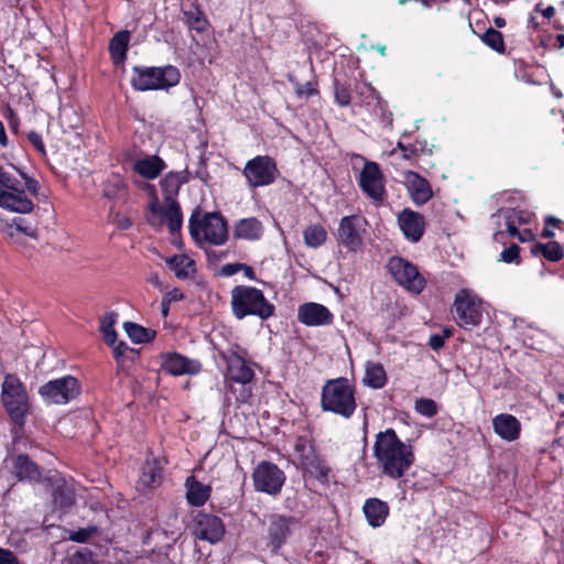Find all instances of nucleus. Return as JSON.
Here are the masks:
<instances>
[{"label":"nucleus","instance_id":"obj_1","mask_svg":"<svg viewBox=\"0 0 564 564\" xmlns=\"http://www.w3.org/2000/svg\"><path fill=\"white\" fill-rule=\"evenodd\" d=\"M373 455L381 473L392 479L403 477L414 463L412 446L403 443L392 429L376 435Z\"/></svg>","mask_w":564,"mask_h":564},{"label":"nucleus","instance_id":"obj_2","mask_svg":"<svg viewBox=\"0 0 564 564\" xmlns=\"http://www.w3.org/2000/svg\"><path fill=\"white\" fill-rule=\"evenodd\" d=\"M324 411L349 419L356 410L355 389L346 378L328 380L322 390Z\"/></svg>","mask_w":564,"mask_h":564},{"label":"nucleus","instance_id":"obj_3","mask_svg":"<svg viewBox=\"0 0 564 564\" xmlns=\"http://www.w3.org/2000/svg\"><path fill=\"white\" fill-rule=\"evenodd\" d=\"M231 307L234 315L239 319L247 315H256L261 319H267L274 313V306L265 300L262 291L245 285L232 289Z\"/></svg>","mask_w":564,"mask_h":564},{"label":"nucleus","instance_id":"obj_4","mask_svg":"<svg viewBox=\"0 0 564 564\" xmlns=\"http://www.w3.org/2000/svg\"><path fill=\"white\" fill-rule=\"evenodd\" d=\"M189 232L198 243L221 246L228 239V229L225 218L218 213H207L202 218L193 214L189 218Z\"/></svg>","mask_w":564,"mask_h":564},{"label":"nucleus","instance_id":"obj_5","mask_svg":"<svg viewBox=\"0 0 564 564\" xmlns=\"http://www.w3.org/2000/svg\"><path fill=\"white\" fill-rule=\"evenodd\" d=\"M180 70L172 65L164 67H133L131 85L135 90L169 89L180 83Z\"/></svg>","mask_w":564,"mask_h":564},{"label":"nucleus","instance_id":"obj_6","mask_svg":"<svg viewBox=\"0 0 564 564\" xmlns=\"http://www.w3.org/2000/svg\"><path fill=\"white\" fill-rule=\"evenodd\" d=\"M2 403L12 421L22 425L29 412V397L22 382L12 375L2 383Z\"/></svg>","mask_w":564,"mask_h":564},{"label":"nucleus","instance_id":"obj_7","mask_svg":"<svg viewBox=\"0 0 564 564\" xmlns=\"http://www.w3.org/2000/svg\"><path fill=\"white\" fill-rule=\"evenodd\" d=\"M454 318L460 327L478 326L482 318V302L468 290H460L454 301Z\"/></svg>","mask_w":564,"mask_h":564},{"label":"nucleus","instance_id":"obj_8","mask_svg":"<svg viewBox=\"0 0 564 564\" xmlns=\"http://www.w3.org/2000/svg\"><path fill=\"white\" fill-rule=\"evenodd\" d=\"M80 392L78 380L73 376L51 380L40 387L39 393L50 404H66Z\"/></svg>","mask_w":564,"mask_h":564},{"label":"nucleus","instance_id":"obj_9","mask_svg":"<svg viewBox=\"0 0 564 564\" xmlns=\"http://www.w3.org/2000/svg\"><path fill=\"white\" fill-rule=\"evenodd\" d=\"M250 187H261L272 184L279 170L274 160L268 155H258L249 160L242 171Z\"/></svg>","mask_w":564,"mask_h":564},{"label":"nucleus","instance_id":"obj_10","mask_svg":"<svg viewBox=\"0 0 564 564\" xmlns=\"http://www.w3.org/2000/svg\"><path fill=\"white\" fill-rule=\"evenodd\" d=\"M253 486L257 491L271 496L278 495L285 481V475L275 464L261 462L252 474Z\"/></svg>","mask_w":564,"mask_h":564},{"label":"nucleus","instance_id":"obj_11","mask_svg":"<svg viewBox=\"0 0 564 564\" xmlns=\"http://www.w3.org/2000/svg\"><path fill=\"white\" fill-rule=\"evenodd\" d=\"M359 186L373 202L382 203L386 197L384 176L378 163L367 161L359 173Z\"/></svg>","mask_w":564,"mask_h":564},{"label":"nucleus","instance_id":"obj_12","mask_svg":"<svg viewBox=\"0 0 564 564\" xmlns=\"http://www.w3.org/2000/svg\"><path fill=\"white\" fill-rule=\"evenodd\" d=\"M366 224V219L359 215L343 217L337 229L338 243L349 251L360 249Z\"/></svg>","mask_w":564,"mask_h":564},{"label":"nucleus","instance_id":"obj_13","mask_svg":"<svg viewBox=\"0 0 564 564\" xmlns=\"http://www.w3.org/2000/svg\"><path fill=\"white\" fill-rule=\"evenodd\" d=\"M299 453L302 467L322 484H327L329 480V467L325 462L315 453L312 444L306 440L299 438L295 445Z\"/></svg>","mask_w":564,"mask_h":564},{"label":"nucleus","instance_id":"obj_14","mask_svg":"<svg viewBox=\"0 0 564 564\" xmlns=\"http://www.w3.org/2000/svg\"><path fill=\"white\" fill-rule=\"evenodd\" d=\"M192 533L196 539L215 544L223 539L225 524L214 514L198 512L193 520Z\"/></svg>","mask_w":564,"mask_h":564},{"label":"nucleus","instance_id":"obj_15","mask_svg":"<svg viewBox=\"0 0 564 564\" xmlns=\"http://www.w3.org/2000/svg\"><path fill=\"white\" fill-rule=\"evenodd\" d=\"M388 267L400 285L415 293H420L423 290L424 279L412 263L402 258H392Z\"/></svg>","mask_w":564,"mask_h":564},{"label":"nucleus","instance_id":"obj_16","mask_svg":"<svg viewBox=\"0 0 564 564\" xmlns=\"http://www.w3.org/2000/svg\"><path fill=\"white\" fill-rule=\"evenodd\" d=\"M21 185L25 187L30 195H37L40 184L36 180L13 165L10 170L0 166V192L15 191V187Z\"/></svg>","mask_w":564,"mask_h":564},{"label":"nucleus","instance_id":"obj_17","mask_svg":"<svg viewBox=\"0 0 564 564\" xmlns=\"http://www.w3.org/2000/svg\"><path fill=\"white\" fill-rule=\"evenodd\" d=\"M297 319L306 326L317 327L330 325L334 321V315L326 306L310 302L300 305Z\"/></svg>","mask_w":564,"mask_h":564},{"label":"nucleus","instance_id":"obj_18","mask_svg":"<svg viewBox=\"0 0 564 564\" xmlns=\"http://www.w3.org/2000/svg\"><path fill=\"white\" fill-rule=\"evenodd\" d=\"M398 225L404 237L412 242H417L425 230L424 216L409 208L398 215Z\"/></svg>","mask_w":564,"mask_h":564},{"label":"nucleus","instance_id":"obj_19","mask_svg":"<svg viewBox=\"0 0 564 564\" xmlns=\"http://www.w3.org/2000/svg\"><path fill=\"white\" fill-rule=\"evenodd\" d=\"M22 186H17L15 191L0 192V207L19 214L31 213L34 204Z\"/></svg>","mask_w":564,"mask_h":564},{"label":"nucleus","instance_id":"obj_20","mask_svg":"<svg viewBox=\"0 0 564 564\" xmlns=\"http://www.w3.org/2000/svg\"><path fill=\"white\" fill-rule=\"evenodd\" d=\"M291 524L292 518L290 517L281 514H271L269 517L268 546H270L273 552L278 551L285 542L286 536L291 532Z\"/></svg>","mask_w":564,"mask_h":564},{"label":"nucleus","instance_id":"obj_21","mask_svg":"<svg viewBox=\"0 0 564 564\" xmlns=\"http://www.w3.org/2000/svg\"><path fill=\"white\" fill-rule=\"evenodd\" d=\"M162 359V368L172 376L194 375L200 370V364L197 360L176 352L166 354Z\"/></svg>","mask_w":564,"mask_h":564},{"label":"nucleus","instance_id":"obj_22","mask_svg":"<svg viewBox=\"0 0 564 564\" xmlns=\"http://www.w3.org/2000/svg\"><path fill=\"white\" fill-rule=\"evenodd\" d=\"M403 182L415 204H425L432 197L430 183L417 173L413 171L403 172Z\"/></svg>","mask_w":564,"mask_h":564},{"label":"nucleus","instance_id":"obj_23","mask_svg":"<svg viewBox=\"0 0 564 564\" xmlns=\"http://www.w3.org/2000/svg\"><path fill=\"white\" fill-rule=\"evenodd\" d=\"M495 433L507 442H513L519 438L521 424L519 420L507 413L498 414L492 419Z\"/></svg>","mask_w":564,"mask_h":564},{"label":"nucleus","instance_id":"obj_24","mask_svg":"<svg viewBox=\"0 0 564 564\" xmlns=\"http://www.w3.org/2000/svg\"><path fill=\"white\" fill-rule=\"evenodd\" d=\"M227 377L230 381L247 384L254 377L253 370L239 355L232 352L227 356Z\"/></svg>","mask_w":564,"mask_h":564},{"label":"nucleus","instance_id":"obj_25","mask_svg":"<svg viewBox=\"0 0 564 564\" xmlns=\"http://www.w3.org/2000/svg\"><path fill=\"white\" fill-rule=\"evenodd\" d=\"M262 234V224L254 217L240 219L234 227V237L237 239L258 240Z\"/></svg>","mask_w":564,"mask_h":564},{"label":"nucleus","instance_id":"obj_26","mask_svg":"<svg viewBox=\"0 0 564 564\" xmlns=\"http://www.w3.org/2000/svg\"><path fill=\"white\" fill-rule=\"evenodd\" d=\"M185 488L188 503L195 507L203 506L208 500L212 491L210 486L197 481L193 476L187 477Z\"/></svg>","mask_w":564,"mask_h":564},{"label":"nucleus","instance_id":"obj_27","mask_svg":"<svg viewBox=\"0 0 564 564\" xmlns=\"http://www.w3.org/2000/svg\"><path fill=\"white\" fill-rule=\"evenodd\" d=\"M164 167L163 160L155 155L137 159L132 165L134 172L149 180L159 176Z\"/></svg>","mask_w":564,"mask_h":564},{"label":"nucleus","instance_id":"obj_28","mask_svg":"<svg viewBox=\"0 0 564 564\" xmlns=\"http://www.w3.org/2000/svg\"><path fill=\"white\" fill-rule=\"evenodd\" d=\"M388 512L387 503L376 498L368 499L364 506V513L369 524L373 528L383 524Z\"/></svg>","mask_w":564,"mask_h":564},{"label":"nucleus","instance_id":"obj_29","mask_svg":"<svg viewBox=\"0 0 564 564\" xmlns=\"http://www.w3.org/2000/svg\"><path fill=\"white\" fill-rule=\"evenodd\" d=\"M14 473L20 480L37 481L41 471L26 455H19L14 460Z\"/></svg>","mask_w":564,"mask_h":564},{"label":"nucleus","instance_id":"obj_30","mask_svg":"<svg viewBox=\"0 0 564 564\" xmlns=\"http://www.w3.org/2000/svg\"><path fill=\"white\" fill-rule=\"evenodd\" d=\"M162 481V468L158 460L148 459L142 466L140 485L145 488H155Z\"/></svg>","mask_w":564,"mask_h":564},{"label":"nucleus","instance_id":"obj_31","mask_svg":"<svg viewBox=\"0 0 564 564\" xmlns=\"http://www.w3.org/2000/svg\"><path fill=\"white\" fill-rule=\"evenodd\" d=\"M165 261L178 279H187L195 272V261L186 254H175Z\"/></svg>","mask_w":564,"mask_h":564},{"label":"nucleus","instance_id":"obj_32","mask_svg":"<svg viewBox=\"0 0 564 564\" xmlns=\"http://www.w3.org/2000/svg\"><path fill=\"white\" fill-rule=\"evenodd\" d=\"M129 31H120L113 35L109 43V51L115 64L123 63L127 57Z\"/></svg>","mask_w":564,"mask_h":564},{"label":"nucleus","instance_id":"obj_33","mask_svg":"<svg viewBox=\"0 0 564 564\" xmlns=\"http://www.w3.org/2000/svg\"><path fill=\"white\" fill-rule=\"evenodd\" d=\"M364 383L373 389H380L387 383V375L383 366L379 362L368 361L366 364Z\"/></svg>","mask_w":564,"mask_h":564},{"label":"nucleus","instance_id":"obj_34","mask_svg":"<svg viewBox=\"0 0 564 564\" xmlns=\"http://www.w3.org/2000/svg\"><path fill=\"white\" fill-rule=\"evenodd\" d=\"M161 214L163 220L167 224L171 234L178 232L183 224L178 203L176 200L164 203Z\"/></svg>","mask_w":564,"mask_h":564},{"label":"nucleus","instance_id":"obj_35","mask_svg":"<svg viewBox=\"0 0 564 564\" xmlns=\"http://www.w3.org/2000/svg\"><path fill=\"white\" fill-rule=\"evenodd\" d=\"M104 195L110 198L123 199L127 196V184L120 175L112 174L104 187Z\"/></svg>","mask_w":564,"mask_h":564},{"label":"nucleus","instance_id":"obj_36","mask_svg":"<svg viewBox=\"0 0 564 564\" xmlns=\"http://www.w3.org/2000/svg\"><path fill=\"white\" fill-rule=\"evenodd\" d=\"M185 17V23L189 29L195 30L199 33L206 31L208 21L204 13L195 6H191L188 9L183 10Z\"/></svg>","mask_w":564,"mask_h":564},{"label":"nucleus","instance_id":"obj_37","mask_svg":"<svg viewBox=\"0 0 564 564\" xmlns=\"http://www.w3.org/2000/svg\"><path fill=\"white\" fill-rule=\"evenodd\" d=\"M53 499L59 508H68L75 502V495L70 486L62 482L55 485Z\"/></svg>","mask_w":564,"mask_h":564},{"label":"nucleus","instance_id":"obj_38","mask_svg":"<svg viewBox=\"0 0 564 564\" xmlns=\"http://www.w3.org/2000/svg\"><path fill=\"white\" fill-rule=\"evenodd\" d=\"M326 230L321 225H311L303 231L304 242L307 247L317 248L326 240Z\"/></svg>","mask_w":564,"mask_h":564},{"label":"nucleus","instance_id":"obj_39","mask_svg":"<svg viewBox=\"0 0 564 564\" xmlns=\"http://www.w3.org/2000/svg\"><path fill=\"white\" fill-rule=\"evenodd\" d=\"M160 184L165 195L164 203L175 200L174 196L177 194L181 186L180 176L177 174L170 173L161 180Z\"/></svg>","mask_w":564,"mask_h":564},{"label":"nucleus","instance_id":"obj_40","mask_svg":"<svg viewBox=\"0 0 564 564\" xmlns=\"http://www.w3.org/2000/svg\"><path fill=\"white\" fill-rule=\"evenodd\" d=\"M123 329L133 343L140 344L151 340V332L135 323H123Z\"/></svg>","mask_w":564,"mask_h":564},{"label":"nucleus","instance_id":"obj_41","mask_svg":"<svg viewBox=\"0 0 564 564\" xmlns=\"http://www.w3.org/2000/svg\"><path fill=\"white\" fill-rule=\"evenodd\" d=\"M117 315L113 312L106 314L100 324V332L104 334V339L109 346H113L117 341V333L113 329Z\"/></svg>","mask_w":564,"mask_h":564},{"label":"nucleus","instance_id":"obj_42","mask_svg":"<svg viewBox=\"0 0 564 564\" xmlns=\"http://www.w3.org/2000/svg\"><path fill=\"white\" fill-rule=\"evenodd\" d=\"M481 41L486 45H488L490 48H492L499 53H502L505 51V42H503L502 34L492 28L488 29L481 35Z\"/></svg>","mask_w":564,"mask_h":564},{"label":"nucleus","instance_id":"obj_43","mask_svg":"<svg viewBox=\"0 0 564 564\" xmlns=\"http://www.w3.org/2000/svg\"><path fill=\"white\" fill-rule=\"evenodd\" d=\"M536 250H539L546 259L551 261H557L562 258V249L560 245L555 241H551L546 245L539 243L536 245Z\"/></svg>","mask_w":564,"mask_h":564},{"label":"nucleus","instance_id":"obj_44","mask_svg":"<svg viewBox=\"0 0 564 564\" xmlns=\"http://www.w3.org/2000/svg\"><path fill=\"white\" fill-rule=\"evenodd\" d=\"M414 409L419 414L425 417H433L437 413V405L432 399H417Z\"/></svg>","mask_w":564,"mask_h":564},{"label":"nucleus","instance_id":"obj_45","mask_svg":"<svg viewBox=\"0 0 564 564\" xmlns=\"http://www.w3.org/2000/svg\"><path fill=\"white\" fill-rule=\"evenodd\" d=\"M96 533L97 528L93 525L70 532L69 539L74 542L85 543Z\"/></svg>","mask_w":564,"mask_h":564},{"label":"nucleus","instance_id":"obj_46","mask_svg":"<svg viewBox=\"0 0 564 564\" xmlns=\"http://www.w3.org/2000/svg\"><path fill=\"white\" fill-rule=\"evenodd\" d=\"M109 217L111 223H113L119 229H128L132 225L131 219L127 215L120 214L119 212L111 209Z\"/></svg>","mask_w":564,"mask_h":564},{"label":"nucleus","instance_id":"obj_47","mask_svg":"<svg viewBox=\"0 0 564 564\" xmlns=\"http://www.w3.org/2000/svg\"><path fill=\"white\" fill-rule=\"evenodd\" d=\"M335 99L339 106H341V107L348 106L350 104L349 90L346 87L336 84Z\"/></svg>","mask_w":564,"mask_h":564},{"label":"nucleus","instance_id":"obj_48","mask_svg":"<svg viewBox=\"0 0 564 564\" xmlns=\"http://www.w3.org/2000/svg\"><path fill=\"white\" fill-rule=\"evenodd\" d=\"M519 250L520 248L517 245L506 248L500 254V260L508 263L516 261L519 257Z\"/></svg>","mask_w":564,"mask_h":564},{"label":"nucleus","instance_id":"obj_49","mask_svg":"<svg viewBox=\"0 0 564 564\" xmlns=\"http://www.w3.org/2000/svg\"><path fill=\"white\" fill-rule=\"evenodd\" d=\"M0 564H20V562L12 551L0 547Z\"/></svg>","mask_w":564,"mask_h":564},{"label":"nucleus","instance_id":"obj_50","mask_svg":"<svg viewBox=\"0 0 564 564\" xmlns=\"http://www.w3.org/2000/svg\"><path fill=\"white\" fill-rule=\"evenodd\" d=\"M28 139L40 153L45 154V147L42 137L37 132L30 131L28 133Z\"/></svg>","mask_w":564,"mask_h":564},{"label":"nucleus","instance_id":"obj_51","mask_svg":"<svg viewBox=\"0 0 564 564\" xmlns=\"http://www.w3.org/2000/svg\"><path fill=\"white\" fill-rule=\"evenodd\" d=\"M13 223L18 231L23 232L33 239L37 238V230L35 228L24 226L22 219H14Z\"/></svg>","mask_w":564,"mask_h":564},{"label":"nucleus","instance_id":"obj_52","mask_svg":"<svg viewBox=\"0 0 564 564\" xmlns=\"http://www.w3.org/2000/svg\"><path fill=\"white\" fill-rule=\"evenodd\" d=\"M560 223H561V220L556 217H553V216L546 217V219H545L546 227L543 230V237H545V238L553 237L554 232L549 227L550 226H554V227L558 226Z\"/></svg>","mask_w":564,"mask_h":564},{"label":"nucleus","instance_id":"obj_53","mask_svg":"<svg viewBox=\"0 0 564 564\" xmlns=\"http://www.w3.org/2000/svg\"><path fill=\"white\" fill-rule=\"evenodd\" d=\"M242 267H243L242 263H228V264H225L221 268V274L225 275V276L234 275L237 272H239Z\"/></svg>","mask_w":564,"mask_h":564},{"label":"nucleus","instance_id":"obj_54","mask_svg":"<svg viewBox=\"0 0 564 564\" xmlns=\"http://www.w3.org/2000/svg\"><path fill=\"white\" fill-rule=\"evenodd\" d=\"M88 555H90V552L87 550L77 551L72 555L69 564H84Z\"/></svg>","mask_w":564,"mask_h":564},{"label":"nucleus","instance_id":"obj_55","mask_svg":"<svg viewBox=\"0 0 564 564\" xmlns=\"http://www.w3.org/2000/svg\"><path fill=\"white\" fill-rule=\"evenodd\" d=\"M429 345L433 350H438L444 346V337L434 334L430 337Z\"/></svg>","mask_w":564,"mask_h":564},{"label":"nucleus","instance_id":"obj_56","mask_svg":"<svg viewBox=\"0 0 564 564\" xmlns=\"http://www.w3.org/2000/svg\"><path fill=\"white\" fill-rule=\"evenodd\" d=\"M182 299H183V293L176 288L169 291L164 296V300L167 301L170 304L172 302L181 301Z\"/></svg>","mask_w":564,"mask_h":564},{"label":"nucleus","instance_id":"obj_57","mask_svg":"<svg viewBox=\"0 0 564 564\" xmlns=\"http://www.w3.org/2000/svg\"><path fill=\"white\" fill-rule=\"evenodd\" d=\"M315 93V90L311 87L310 83H306L304 85H300L296 88V94L299 96H311Z\"/></svg>","mask_w":564,"mask_h":564},{"label":"nucleus","instance_id":"obj_58","mask_svg":"<svg viewBox=\"0 0 564 564\" xmlns=\"http://www.w3.org/2000/svg\"><path fill=\"white\" fill-rule=\"evenodd\" d=\"M111 347L113 349V355L116 358H119L120 356H122L128 348L123 341H120L118 345L115 344Z\"/></svg>","mask_w":564,"mask_h":564},{"label":"nucleus","instance_id":"obj_59","mask_svg":"<svg viewBox=\"0 0 564 564\" xmlns=\"http://www.w3.org/2000/svg\"><path fill=\"white\" fill-rule=\"evenodd\" d=\"M148 281L155 288H162V282L158 273H151Z\"/></svg>","mask_w":564,"mask_h":564},{"label":"nucleus","instance_id":"obj_60","mask_svg":"<svg viewBox=\"0 0 564 564\" xmlns=\"http://www.w3.org/2000/svg\"><path fill=\"white\" fill-rule=\"evenodd\" d=\"M0 144L2 147H7L8 145V138H7V134H6L4 126H3V123L1 121H0Z\"/></svg>","mask_w":564,"mask_h":564},{"label":"nucleus","instance_id":"obj_61","mask_svg":"<svg viewBox=\"0 0 564 564\" xmlns=\"http://www.w3.org/2000/svg\"><path fill=\"white\" fill-rule=\"evenodd\" d=\"M251 395V390L249 388L243 387L240 395L238 397V400L241 402L248 401V399Z\"/></svg>","mask_w":564,"mask_h":564},{"label":"nucleus","instance_id":"obj_62","mask_svg":"<svg viewBox=\"0 0 564 564\" xmlns=\"http://www.w3.org/2000/svg\"><path fill=\"white\" fill-rule=\"evenodd\" d=\"M555 13L554 7L550 6L542 11V15L546 19H551Z\"/></svg>","mask_w":564,"mask_h":564},{"label":"nucleus","instance_id":"obj_63","mask_svg":"<svg viewBox=\"0 0 564 564\" xmlns=\"http://www.w3.org/2000/svg\"><path fill=\"white\" fill-rule=\"evenodd\" d=\"M241 270H243L245 275L248 276L249 279H253L254 278V272H253V269L251 267L243 264Z\"/></svg>","mask_w":564,"mask_h":564},{"label":"nucleus","instance_id":"obj_64","mask_svg":"<svg viewBox=\"0 0 564 564\" xmlns=\"http://www.w3.org/2000/svg\"><path fill=\"white\" fill-rule=\"evenodd\" d=\"M161 308H162L163 316H167L169 311H170V303L167 301H165L164 299L162 300Z\"/></svg>","mask_w":564,"mask_h":564}]
</instances>
